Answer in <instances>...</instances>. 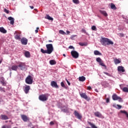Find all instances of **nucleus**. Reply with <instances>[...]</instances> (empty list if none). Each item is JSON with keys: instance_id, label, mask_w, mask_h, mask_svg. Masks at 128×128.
I'll return each instance as SVG.
<instances>
[{"instance_id": "54", "label": "nucleus", "mask_w": 128, "mask_h": 128, "mask_svg": "<svg viewBox=\"0 0 128 128\" xmlns=\"http://www.w3.org/2000/svg\"><path fill=\"white\" fill-rule=\"evenodd\" d=\"M66 32H67V34H69L70 33V31H68V30L66 31Z\"/></svg>"}, {"instance_id": "25", "label": "nucleus", "mask_w": 128, "mask_h": 128, "mask_svg": "<svg viewBox=\"0 0 128 128\" xmlns=\"http://www.w3.org/2000/svg\"><path fill=\"white\" fill-rule=\"evenodd\" d=\"M94 54H95V56H102V53L98 50H96L94 51Z\"/></svg>"}, {"instance_id": "34", "label": "nucleus", "mask_w": 128, "mask_h": 128, "mask_svg": "<svg viewBox=\"0 0 128 128\" xmlns=\"http://www.w3.org/2000/svg\"><path fill=\"white\" fill-rule=\"evenodd\" d=\"M72 2L76 4H80V1L78 0H72Z\"/></svg>"}, {"instance_id": "10", "label": "nucleus", "mask_w": 128, "mask_h": 128, "mask_svg": "<svg viewBox=\"0 0 128 128\" xmlns=\"http://www.w3.org/2000/svg\"><path fill=\"white\" fill-rule=\"evenodd\" d=\"M20 42H21V44H22L24 46H26V44H28V39L26 38H22L20 40Z\"/></svg>"}, {"instance_id": "15", "label": "nucleus", "mask_w": 128, "mask_h": 128, "mask_svg": "<svg viewBox=\"0 0 128 128\" xmlns=\"http://www.w3.org/2000/svg\"><path fill=\"white\" fill-rule=\"evenodd\" d=\"M18 66L16 65L12 66L10 70H15L16 72L18 70Z\"/></svg>"}, {"instance_id": "4", "label": "nucleus", "mask_w": 128, "mask_h": 128, "mask_svg": "<svg viewBox=\"0 0 128 128\" xmlns=\"http://www.w3.org/2000/svg\"><path fill=\"white\" fill-rule=\"evenodd\" d=\"M33 80L34 78H32V76H30V75H28L25 80V82L28 84H32Z\"/></svg>"}, {"instance_id": "13", "label": "nucleus", "mask_w": 128, "mask_h": 128, "mask_svg": "<svg viewBox=\"0 0 128 128\" xmlns=\"http://www.w3.org/2000/svg\"><path fill=\"white\" fill-rule=\"evenodd\" d=\"M74 114L75 116H76V118H78V120H82V116L76 110L74 112Z\"/></svg>"}, {"instance_id": "3", "label": "nucleus", "mask_w": 128, "mask_h": 128, "mask_svg": "<svg viewBox=\"0 0 128 128\" xmlns=\"http://www.w3.org/2000/svg\"><path fill=\"white\" fill-rule=\"evenodd\" d=\"M48 96H50V94H42L39 96L38 99L41 102H46L48 100Z\"/></svg>"}, {"instance_id": "14", "label": "nucleus", "mask_w": 128, "mask_h": 128, "mask_svg": "<svg viewBox=\"0 0 128 128\" xmlns=\"http://www.w3.org/2000/svg\"><path fill=\"white\" fill-rule=\"evenodd\" d=\"M50 84L52 88H58V84L56 82V81L51 82Z\"/></svg>"}, {"instance_id": "56", "label": "nucleus", "mask_w": 128, "mask_h": 128, "mask_svg": "<svg viewBox=\"0 0 128 128\" xmlns=\"http://www.w3.org/2000/svg\"><path fill=\"white\" fill-rule=\"evenodd\" d=\"M30 8H32V10H33L34 6H30Z\"/></svg>"}, {"instance_id": "46", "label": "nucleus", "mask_w": 128, "mask_h": 128, "mask_svg": "<svg viewBox=\"0 0 128 128\" xmlns=\"http://www.w3.org/2000/svg\"><path fill=\"white\" fill-rule=\"evenodd\" d=\"M82 32H84V34L86 33V30H84V28H82Z\"/></svg>"}, {"instance_id": "35", "label": "nucleus", "mask_w": 128, "mask_h": 128, "mask_svg": "<svg viewBox=\"0 0 128 128\" xmlns=\"http://www.w3.org/2000/svg\"><path fill=\"white\" fill-rule=\"evenodd\" d=\"M123 92H128V88L126 87H124L122 89Z\"/></svg>"}, {"instance_id": "57", "label": "nucleus", "mask_w": 128, "mask_h": 128, "mask_svg": "<svg viewBox=\"0 0 128 128\" xmlns=\"http://www.w3.org/2000/svg\"><path fill=\"white\" fill-rule=\"evenodd\" d=\"M48 42H52V40H49Z\"/></svg>"}, {"instance_id": "52", "label": "nucleus", "mask_w": 128, "mask_h": 128, "mask_svg": "<svg viewBox=\"0 0 128 128\" xmlns=\"http://www.w3.org/2000/svg\"><path fill=\"white\" fill-rule=\"evenodd\" d=\"M66 81L67 82L68 85L70 86V82H68L67 79H66Z\"/></svg>"}, {"instance_id": "33", "label": "nucleus", "mask_w": 128, "mask_h": 128, "mask_svg": "<svg viewBox=\"0 0 128 128\" xmlns=\"http://www.w3.org/2000/svg\"><path fill=\"white\" fill-rule=\"evenodd\" d=\"M2 128H12V126H8V125H4L2 126Z\"/></svg>"}, {"instance_id": "6", "label": "nucleus", "mask_w": 128, "mask_h": 128, "mask_svg": "<svg viewBox=\"0 0 128 128\" xmlns=\"http://www.w3.org/2000/svg\"><path fill=\"white\" fill-rule=\"evenodd\" d=\"M80 96L82 98H84V100H88H88H90V98L88 96H86V93L80 92Z\"/></svg>"}, {"instance_id": "1", "label": "nucleus", "mask_w": 128, "mask_h": 128, "mask_svg": "<svg viewBox=\"0 0 128 128\" xmlns=\"http://www.w3.org/2000/svg\"><path fill=\"white\" fill-rule=\"evenodd\" d=\"M46 50H44L43 48L40 49V52L42 54H50L52 52H54V46L52 44H46Z\"/></svg>"}, {"instance_id": "41", "label": "nucleus", "mask_w": 128, "mask_h": 128, "mask_svg": "<svg viewBox=\"0 0 128 128\" xmlns=\"http://www.w3.org/2000/svg\"><path fill=\"white\" fill-rule=\"evenodd\" d=\"M120 112H121L122 114H126V113L128 112H126V110H121L120 111Z\"/></svg>"}, {"instance_id": "48", "label": "nucleus", "mask_w": 128, "mask_h": 128, "mask_svg": "<svg viewBox=\"0 0 128 128\" xmlns=\"http://www.w3.org/2000/svg\"><path fill=\"white\" fill-rule=\"evenodd\" d=\"M50 126H54V122L52 121L50 122Z\"/></svg>"}, {"instance_id": "11", "label": "nucleus", "mask_w": 128, "mask_h": 128, "mask_svg": "<svg viewBox=\"0 0 128 128\" xmlns=\"http://www.w3.org/2000/svg\"><path fill=\"white\" fill-rule=\"evenodd\" d=\"M14 38L16 40H20V33H18V31H16L14 32Z\"/></svg>"}, {"instance_id": "26", "label": "nucleus", "mask_w": 128, "mask_h": 128, "mask_svg": "<svg viewBox=\"0 0 128 128\" xmlns=\"http://www.w3.org/2000/svg\"><path fill=\"white\" fill-rule=\"evenodd\" d=\"M110 8H112V10H116V5H114V4L113 3L110 4Z\"/></svg>"}, {"instance_id": "7", "label": "nucleus", "mask_w": 128, "mask_h": 128, "mask_svg": "<svg viewBox=\"0 0 128 128\" xmlns=\"http://www.w3.org/2000/svg\"><path fill=\"white\" fill-rule=\"evenodd\" d=\"M18 68H20L21 70H26V64L20 62L18 66Z\"/></svg>"}, {"instance_id": "39", "label": "nucleus", "mask_w": 128, "mask_h": 128, "mask_svg": "<svg viewBox=\"0 0 128 128\" xmlns=\"http://www.w3.org/2000/svg\"><path fill=\"white\" fill-rule=\"evenodd\" d=\"M60 84L62 88H66V85H64V82H61Z\"/></svg>"}, {"instance_id": "17", "label": "nucleus", "mask_w": 128, "mask_h": 128, "mask_svg": "<svg viewBox=\"0 0 128 128\" xmlns=\"http://www.w3.org/2000/svg\"><path fill=\"white\" fill-rule=\"evenodd\" d=\"M118 72H124L126 70H124V66H118Z\"/></svg>"}, {"instance_id": "20", "label": "nucleus", "mask_w": 128, "mask_h": 128, "mask_svg": "<svg viewBox=\"0 0 128 128\" xmlns=\"http://www.w3.org/2000/svg\"><path fill=\"white\" fill-rule=\"evenodd\" d=\"M94 114L95 116H96V118H101L102 117V114L98 112H95L94 113Z\"/></svg>"}, {"instance_id": "60", "label": "nucleus", "mask_w": 128, "mask_h": 128, "mask_svg": "<svg viewBox=\"0 0 128 128\" xmlns=\"http://www.w3.org/2000/svg\"><path fill=\"white\" fill-rule=\"evenodd\" d=\"M63 56L66 57V55H65V54H63Z\"/></svg>"}, {"instance_id": "49", "label": "nucleus", "mask_w": 128, "mask_h": 128, "mask_svg": "<svg viewBox=\"0 0 128 128\" xmlns=\"http://www.w3.org/2000/svg\"><path fill=\"white\" fill-rule=\"evenodd\" d=\"M0 82H4V77L0 78Z\"/></svg>"}, {"instance_id": "28", "label": "nucleus", "mask_w": 128, "mask_h": 128, "mask_svg": "<svg viewBox=\"0 0 128 128\" xmlns=\"http://www.w3.org/2000/svg\"><path fill=\"white\" fill-rule=\"evenodd\" d=\"M24 56L26 58H30V54L28 51L25 52Z\"/></svg>"}, {"instance_id": "59", "label": "nucleus", "mask_w": 128, "mask_h": 128, "mask_svg": "<svg viewBox=\"0 0 128 128\" xmlns=\"http://www.w3.org/2000/svg\"><path fill=\"white\" fill-rule=\"evenodd\" d=\"M34 10H36V12H38V9H34Z\"/></svg>"}, {"instance_id": "50", "label": "nucleus", "mask_w": 128, "mask_h": 128, "mask_svg": "<svg viewBox=\"0 0 128 128\" xmlns=\"http://www.w3.org/2000/svg\"><path fill=\"white\" fill-rule=\"evenodd\" d=\"M87 90H92V86H88Z\"/></svg>"}, {"instance_id": "61", "label": "nucleus", "mask_w": 128, "mask_h": 128, "mask_svg": "<svg viewBox=\"0 0 128 128\" xmlns=\"http://www.w3.org/2000/svg\"><path fill=\"white\" fill-rule=\"evenodd\" d=\"M76 36V35H75V36Z\"/></svg>"}, {"instance_id": "2", "label": "nucleus", "mask_w": 128, "mask_h": 128, "mask_svg": "<svg viewBox=\"0 0 128 128\" xmlns=\"http://www.w3.org/2000/svg\"><path fill=\"white\" fill-rule=\"evenodd\" d=\"M100 42L102 46H110V44H114V42H112V41L106 38H102L100 40Z\"/></svg>"}, {"instance_id": "63", "label": "nucleus", "mask_w": 128, "mask_h": 128, "mask_svg": "<svg viewBox=\"0 0 128 128\" xmlns=\"http://www.w3.org/2000/svg\"><path fill=\"white\" fill-rule=\"evenodd\" d=\"M32 128H34L32 127Z\"/></svg>"}, {"instance_id": "16", "label": "nucleus", "mask_w": 128, "mask_h": 128, "mask_svg": "<svg viewBox=\"0 0 128 128\" xmlns=\"http://www.w3.org/2000/svg\"><path fill=\"white\" fill-rule=\"evenodd\" d=\"M89 125L90 126V127L88 126L86 127V128H98V126H96L94 123H92L91 122H88Z\"/></svg>"}, {"instance_id": "5", "label": "nucleus", "mask_w": 128, "mask_h": 128, "mask_svg": "<svg viewBox=\"0 0 128 128\" xmlns=\"http://www.w3.org/2000/svg\"><path fill=\"white\" fill-rule=\"evenodd\" d=\"M112 98L113 100H118L119 102H122V98L118 96L116 94H114L112 96Z\"/></svg>"}, {"instance_id": "43", "label": "nucleus", "mask_w": 128, "mask_h": 128, "mask_svg": "<svg viewBox=\"0 0 128 128\" xmlns=\"http://www.w3.org/2000/svg\"><path fill=\"white\" fill-rule=\"evenodd\" d=\"M4 12H6V14H8L10 12L8 11V10H6V8H4Z\"/></svg>"}, {"instance_id": "31", "label": "nucleus", "mask_w": 128, "mask_h": 128, "mask_svg": "<svg viewBox=\"0 0 128 128\" xmlns=\"http://www.w3.org/2000/svg\"><path fill=\"white\" fill-rule=\"evenodd\" d=\"M59 34H64V35L66 34V32H64L62 30H59Z\"/></svg>"}, {"instance_id": "29", "label": "nucleus", "mask_w": 128, "mask_h": 128, "mask_svg": "<svg viewBox=\"0 0 128 128\" xmlns=\"http://www.w3.org/2000/svg\"><path fill=\"white\" fill-rule=\"evenodd\" d=\"M50 64H51V66H54V64H56V60H52L50 61Z\"/></svg>"}, {"instance_id": "62", "label": "nucleus", "mask_w": 128, "mask_h": 128, "mask_svg": "<svg viewBox=\"0 0 128 128\" xmlns=\"http://www.w3.org/2000/svg\"><path fill=\"white\" fill-rule=\"evenodd\" d=\"M6 122H8V121H6Z\"/></svg>"}, {"instance_id": "9", "label": "nucleus", "mask_w": 128, "mask_h": 128, "mask_svg": "<svg viewBox=\"0 0 128 128\" xmlns=\"http://www.w3.org/2000/svg\"><path fill=\"white\" fill-rule=\"evenodd\" d=\"M30 86L28 85H26V86H24V92L25 94H28L30 92Z\"/></svg>"}, {"instance_id": "22", "label": "nucleus", "mask_w": 128, "mask_h": 128, "mask_svg": "<svg viewBox=\"0 0 128 128\" xmlns=\"http://www.w3.org/2000/svg\"><path fill=\"white\" fill-rule=\"evenodd\" d=\"M0 32H2V34H6V30L4 27H0Z\"/></svg>"}, {"instance_id": "42", "label": "nucleus", "mask_w": 128, "mask_h": 128, "mask_svg": "<svg viewBox=\"0 0 128 128\" xmlns=\"http://www.w3.org/2000/svg\"><path fill=\"white\" fill-rule=\"evenodd\" d=\"M105 74H106V76H112V74H110L109 73H108L106 72H104Z\"/></svg>"}, {"instance_id": "44", "label": "nucleus", "mask_w": 128, "mask_h": 128, "mask_svg": "<svg viewBox=\"0 0 128 128\" xmlns=\"http://www.w3.org/2000/svg\"><path fill=\"white\" fill-rule=\"evenodd\" d=\"M116 106H118V110H120V108H122V106L120 104H117Z\"/></svg>"}, {"instance_id": "23", "label": "nucleus", "mask_w": 128, "mask_h": 128, "mask_svg": "<svg viewBox=\"0 0 128 128\" xmlns=\"http://www.w3.org/2000/svg\"><path fill=\"white\" fill-rule=\"evenodd\" d=\"M45 18H46V20H54V18L50 17L48 14L46 15Z\"/></svg>"}, {"instance_id": "58", "label": "nucleus", "mask_w": 128, "mask_h": 128, "mask_svg": "<svg viewBox=\"0 0 128 128\" xmlns=\"http://www.w3.org/2000/svg\"><path fill=\"white\" fill-rule=\"evenodd\" d=\"M2 61L1 60H0V64H2Z\"/></svg>"}, {"instance_id": "45", "label": "nucleus", "mask_w": 128, "mask_h": 128, "mask_svg": "<svg viewBox=\"0 0 128 128\" xmlns=\"http://www.w3.org/2000/svg\"><path fill=\"white\" fill-rule=\"evenodd\" d=\"M0 84H2V86H6V82H4V81H0Z\"/></svg>"}, {"instance_id": "21", "label": "nucleus", "mask_w": 128, "mask_h": 128, "mask_svg": "<svg viewBox=\"0 0 128 128\" xmlns=\"http://www.w3.org/2000/svg\"><path fill=\"white\" fill-rule=\"evenodd\" d=\"M100 12L102 14H103V16H108V13H106V12L104 10H100Z\"/></svg>"}, {"instance_id": "30", "label": "nucleus", "mask_w": 128, "mask_h": 128, "mask_svg": "<svg viewBox=\"0 0 128 128\" xmlns=\"http://www.w3.org/2000/svg\"><path fill=\"white\" fill-rule=\"evenodd\" d=\"M114 62L116 64H120V60L118 59L114 60Z\"/></svg>"}, {"instance_id": "27", "label": "nucleus", "mask_w": 128, "mask_h": 128, "mask_svg": "<svg viewBox=\"0 0 128 128\" xmlns=\"http://www.w3.org/2000/svg\"><path fill=\"white\" fill-rule=\"evenodd\" d=\"M78 44L81 46H88V42H79Z\"/></svg>"}, {"instance_id": "32", "label": "nucleus", "mask_w": 128, "mask_h": 128, "mask_svg": "<svg viewBox=\"0 0 128 128\" xmlns=\"http://www.w3.org/2000/svg\"><path fill=\"white\" fill-rule=\"evenodd\" d=\"M96 61L100 64V62H102V58H96Z\"/></svg>"}, {"instance_id": "8", "label": "nucleus", "mask_w": 128, "mask_h": 128, "mask_svg": "<svg viewBox=\"0 0 128 128\" xmlns=\"http://www.w3.org/2000/svg\"><path fill=\"white\" fill-rule=\"evenodd\" d=\"M71 54L74 58H78V53L76 50H72L71 52Z\"/></svg>"}, {"instance_id": "55", "label": "nucleus", "mask_w": 128, "mask_h": 128, "mask_svg": "<svg viewBox=\"0 0 128 128\" xmlns=\"http://www.w3.org/2000/svg\"><path fill=\"white\" fill-rule=\"evenodd\" d=\"M69 48H74V46H69Z\"/></svg>"}, {"instance_id": "19", "label": "nucleus", "mask_w": 128, "mask_h": 128, "mask_svg": "<svg viewBox=\"0 0 128 128\" xmlns=\"http://www.w3.org/2000/svg\"><path fill=\"white\" fill-rule=\"evenodd\" d=\"M0 118H1V120H8V117L4 114H2L0 116Z\"/></svg>"}, {"instance_id": "24", "label": "nucleus", "mask_w": 128, "mask_h": 128, "mask_svg": "<svg viewBox=\"0 0 128 128\" xmlns=\"http://www.w3.org/2000/svg\"><path fill=\"white\" fill-rule=\"evenodd\" d=\"M78 80L80 82H84L86 80V77L84 76H80Z\"/></svg>"}, {"instance_id": "38", "label": "nucleus", "mask_w": 128, "mask_h": 128, "mask_svg": "<svg viewBox=\"0 0 128 128\" xmlns=\"http://www.w3.org/2000/svg\"><path fill=\"white\" fill-rule=\"evenodd\" d=\"M118 36H119L120 38H124V34L122 33H120L118 34Z\"/></svg>"}, {"instance_id": "36", "label": "nucleus", "mask_w": 128, "mask_h": 128, "mask_svg": "<svg viewBox=\"0 0 128 128\" xmlns=\"http://www.w3.org/2000/svg\"><path fill=\"white\" fill-rule=\"evenodd\" d=\"M99 64H100V66H104V68L106 67V65L104 64L103 61L100 62Z\"/></svg>"}, {"instance_id": "12", "label": "nucleus", "mask_w": 128, "mask_h": 128, "mask_svg": "<svg viewBox=\"0 0 128 128\" xmlns=\"http://www.w3.org/2000/svg\"><path fill=\"white\" fill-rule=\"evenodd\" d=\"M21 118L22 120H24V122H28V120H30V118H28V116L24 114H22Z\"/></svg>"}, {"instance_id": "18", "label": "nucleus", "mask_w": 128, "mask_h": 128, "mask_svg": "<svg viewBox=\"0 0 128 128\" xmlns=\"http://www.w3.org/2000/svg\"><path fill=\"white\" fill-rule=\"evenodd\" d=\"M8 20H10V24H14V19L12 17V16L8 17Z\"/></svg>"}, {"instance_id": "40", "label": "nucleus", "mask_w": 128, "mask_h": 128, "mask_svg": "<svg viewBox=\"0 0 128 128\" xmlns=\"http://www.w3.org/2000/svg\"><path fill=\"white\" fill-rule=\"evenodd\" d=\"M92 30H96V27L94 26H92Z\"/></svg>"}, {"instance_id": "37", "label": "nucleus", "mask_w": 128, "mask_h": 128, "mask_svg": "<svg viewBox=\"0 0 128 128\" xmlns=\"http://www.w3.org/2000/svg\"><path fill=\"white\" fill-rule=\"evenodd\" d=\"M0 92H6V90L4 88L2 87H0Z\"/></svg>"}, {"instance_id": "51", "label": "nucleus", "mask_w": 128, "mask_h": 128, "mask_svg": "<svg viewBox=\"0 0 128 128\" xmlns=\"http://www.w3.org/2000/svg\"><path fill=\"white\" fill-rule=\"evenodd\" d=\"M106 102H107V104H108V102H110V98H106Z\"/></svg>"}, {"instance_id": "53", "label": "nucleus", "mask_w": 128, "mask_h": 128, "mask_svg": "<svg viewBox=\"0 0 128 128\" xmlns=\"http://www.w3.org/2000/svg\"><path fill=\"white\" fill-rule=\"evenodd\" d=\"M62 110L64 112H67L68 109H63Z\"/></svg>"}, {"instance_id": "47", "label": "nucleus", "mask_w": 128, "mask_h": 128, "mask_svg": "<svg viewBox=\"0 0 128 128\" xmlns=\"http://www.w3.org/2000/svg\"><path fill=\"white\" fill-rule=\"evenodd\" d=\"M38 30H40V28H38V27L36 28V30H35V32L36 34H38Z\"/></svg>"}]
</instances>
